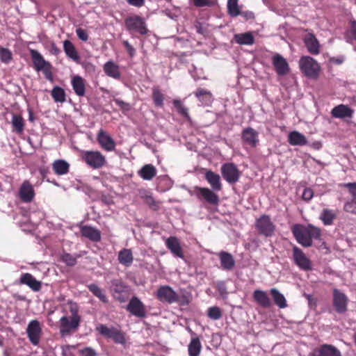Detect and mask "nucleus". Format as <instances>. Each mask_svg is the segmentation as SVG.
<instances>
[{
  "label": "nucleus",
  "instance_id": "nucleus-1",
  "mask_svg": "<svg viewBox=\"0 0 356 356\" xmlns=\"http://www.w3.org/2000/svg\"><path fill=\"white\" fill-rule=\"evenodd\" d=\"M156 297L163 303H177L179 306H188L192 298L190 292L181 289L177 293L168 285L160 286L156 291Z\"/></svg>",
  "mask_w": 356,
  "mask_h": 356
},
{
  "label": "nucleus",
  "instance_id": "nucleus-2",
  "mask_svg": "<svg viewBox=\"0 0 356 356\" xmlns=\"http://www.w3.org/2000/svg\"><path fill=\"white\" fill-rule=\"evenodd\" d=\"M291 229L297 242L303 247H311L313 239L321 240V229L313 225L305 226L302 224H295Z\"/></svg>",
  "mask_w": 356,
  "mask_h": 356
},
{
  "label": "nucleus",
  "instance_id": "nucleus-3",
  "mask_svg": "<svg viewBox=\"0 0 356 356\" xmlns=\"http://www.w3.org/2000/svg\"><path fill=\"white\" fill-rule=\"evenodd\" d=\"M71 316H63L60 319V333L61 335L70 334L72 330H76L81 321V317L78 314V308L76 305H72L70 307Z\"/></svg>",
  "mask_w": 356,
  "mask_h": 356
},
{
  "label": "nucleus",
  "instance_id": "nucleus-4",
  "mask_svg": "<svg viewBox=\"0 0 356 356\" xmlns=\"http://www.w3.org/2000/svg\"><path fill=\"white\" fill-rule=\"evenodd\" d=\"M29 53L32 59L34 69L37 72H42L45 78L47 80L52 81L53 73L51 64L49 61H47L41 55V54L37 50L30 49Z\"/></svg>",
  "mask_w": 356,
  "mask_h": 356
},
{
  "label": "nucleus",
  "instance_id": "nucleus-5",
  "mask_svg": "<svg viewBox=\"0 0 356 356\" xmlns=\"http://www.w3.org/2000/svg\"><path fill=\"white\" fill-rule=\"evenodd\" d=\"M80 156L81 160L92 169H100L106 163V156L97 150H82Z\"/></svg>",
  "mask_w": 356,
  "mask_h": 356
},
{
  "label": "nucleus",
  "instance_id": "nucleus-6",
  "mask_svg": "<svg viewBox=\"0 0 356 356\" xmlns=\"http://www.w3.org/2000/svg\"><path fill=\"white\" fill-rule=\"evenodd\" d=\"M301 71L310 79H316L320 72V65L317 61L310 56H302L299 61Z\"/></svg>",
  "mask_w": 356,
  "mask_h": 356
},
{
  "label": "nucleus",
  "instance_id": "nucleus-7",
  "mask_svg": "<svg viewBox=\"0 0 356 356\" xmlns=\"http://www.w3.org/2000/svg\"><path fill=\"white\" fill-rule=\"evenodd\" d=\"M214 191L212 188L210 189L207 187H194V194L199 200L204 201L209 205L217 207L220 202V197Z\"/></svg>",
  "mask_w": 356,
  "mask_h": 356
},
{
  "label": "nucleus",
  "instance_id": "nucleus-8",
  "mask_svg": "<svg viewBox=\"0 0 356 356\" xmlns=\"http://www.w3.org/2000/svg\"><path fill=\"white\" fill-rule=\"evenodd\" d=\"M111 292L113 298L121 303L129 298V286L121 279L111 281Z\"/></svg>",
  "mask_w": 356,
  "mask_h": 356
},
{
  "label": "nucleus",
  "instance_id": "nucleus-9",
  "mask_svg": "<svg viewBox=\"0 0 356 356\" xmlns=\"http://www.w3.org/2000/svg\"><path fill=\"white\" fill-rule=\"evenodd\" d=\"M255 228L259 234L266 237L274 235L275 225L268 215H262L255 222Z\"/></svg>",
  "mask_w": 356,
  "mask_h": 356
},
{
  "label": "nucleus",
  "instance_id": "nucleus-10",
  "mask_svg": "<svg viewBox=\"0 0 356 356\" xmlns=\"http://www.w3.org/2000/svg\"><path fill=\"white\" fill-rule=\"evenodd\" d=\"M124 25L127 30L129 32L136 31L140 35H145L148 31L145 22L139 15L127 17L124 20Z\"/></svg>",
  "mask_w": 356,
  "mask_h": 356
},
{
  "label": "nucleus",
  "instance_id": "nucleus-11",
  "mask_svg": "<svg viewBox=\"0 0 356 356\" xmlns=\"http://www.w3.org/2000/svg\"><path fill=\"white\" fill-rule=\"evenodd\" d=\"M348 298L347 296L338 289L332 291V305L338 314H345L348 310Z\"/></svg>",
  "mask_w": 356,
  "mask_h": 356
},
{
  "label": "nucleus",
  "instance_id": "nucleus-12",
  "mask_svg": "<svg viewBox=\"0 0 356 356\" xmlns=\"http://www.w3.org/2000/svg\"><path fill=\"white\" fill-rule=\"evenodd\" d=\"M97 330L102 335L112 339L116 343L124 344L125 343L123 332L115 327H108L106 325L101 324Z\"/></svg>",
  "mask_w": 356,
  "mask_h": 356
},
{
  "label": "nucleus",
  "instance_id": "nucleus-13",
  "mask_svg": "<svg viewBox=\"0 0 356 356\" xmlns=\"http://www.w3.org/2000/svg\"><path fill=\"white\" fill-rule=\"evenodd\" d=\"M221 173L224 179L229 184L237 182L240 178V172L233 163H227L222 165Z\"/></svg>",
  "mask_w": 356,
  "mask_h": 356
},
{
  "label": "nucleus",
  "instance_id": "nucleus-14",
  "mask_svg": "<svg viewBox=\"0 0 356 356\" xmlns=\"http://www.w3.org/2000/svg\"><path fill=\"white\" fill-rule=\"evenodd\" d=\"M293 257L295 264L302 270H310L312 268V261L307 258L301 249L297 246L293 248Z\"/></svg>",
  "mask_w": 356,
  "mask_h": 356
},
{
  "label": "nucleus",
  "instance_id": "nucleus-15",
  "mask_svg": "<svg viewBox=\"0 0 356 356\" xmlns=\"http://www.w3.org/2000/svg\"><path fill=\"white\" fill-rule=\"evenodd\" d=\"M127 310L132 315L138 318H145L146 316V309L144 304L140 300L134 296L130 300L127 306Z\"/></svg>",
  "mask_w": 356,
  "mask_h": 356
},
{
  "label": "nucleus",
  "instance_id": "nucleus-16",
  "mask_svg": "<svg viewBox=\"0 0 356 356\" xmlns=\"http://www.w3.org/2000/svg\"><path fill=\"white\" fill-rule=\"evenodd\" d=\"M42 329L40 323L37 320H32L29 322L26 333L29 341L33 345L37 346L39 343Z\"/></svg>",
  "mask_w": 356,
  "mask_h": 356
},
{
  "label": "nucleus",
  "instance_id": "nucleus-17",
  "mask_svg": "<svg viewBox=\"0 0 356 356\" xmlns=\"http://www.w3.org/2000/svg\"><path fill=\"white\" fill-rule=\"evenodd\" d=\"M97 140L100 147L107 152L113 151L115 148L114 140L103 129H100L97 133Z\"/></svg>",
  "mask_w": 356,
  "mask_h": 356
},
{
  "label": "nucleus",
  "instance_id": "nucleus-18",
  "mask_svg": "<svg viewBox=\"0 0 356 356\" xmlns=\"http://www.w3.org/2000/svg\"><path fill=\"white\" fill-rule=\"evenodd\" d=\"M309 356H341V353L332 345L323 344L314 349Z\"/></svg>",
  "mask_w": 356,
  "mask_h": 356
},
{
  "label": "nucleus",
  "instance_id": "nucleus-19",
  "mask_svg": "<svg viewBox=\"0 0 356 356\" xmlns=\"http://www.w3.org/2000/svg\"><path fill=\"white\" fill-rule=\"evenodd\" d=\"M272 63L276 73L279 76H284L289 72V66L286 60L281 55L277 54L273 56Z\"/></svg>",
  "mask_w": 356,
  "mask_h": 356
},
{
  "label": "nucleus",
  "instance_id": "nucleus-20",
  "mask_svg": "<svg viewBox=\"0 0 356 356\" xmlns=\"http://www.w3.org/2000/svg\"><path fill=\"white\" fill-rule=\"evenodd\" d=\"M241 139L245 144L251 147H255L259 142L258 132L252 127H247L243 130Z\"/></svg>",
  "mask_w": 356,
  "mask_h": 356
},
{
  "label": "nucleus",
  "instance_id": "nucleus-21",
  "mask_svg": "<svg viewBox=\"0 0 356 356\" xmlns=\"http://www.w3.org/2000/svg\"><path fill=\"white\" fill-rule=\"evenodd\" d=\"M19 195L21 200L24 202H31L35 196V191L31 184L26 180L19 188Z\"/></svg>",
  "mask_w": 356,
  "mask_h": 356
},
{
  "label": "nucleus",
  "instance_id": "nucleus-22",
  "mask_svg": "<svg viewBox=\"0 0 356 356\" xmlns=\"http://www.w3.org/2000/svg\"><path fill=\"white\" fill-rule=\"evenodd\" d=\"M303 42L307 51L313 54L318 55L320 53V44L315 35L312 33H309L303 38Z\"/></svg>",
  "mask_w": 356,
  "mask_h": 356
},
{
  "label": "nucleus",
  "instance_id": "nucleus-23",
  "mask_svg": "<svg viewBox=\"0 0 356 356\" xmlns=\"http://www.w3.org/2000/svg\"><path fill=\"white\" fill-rule=\"evenodd\" d=\"M167 248L171 253L181 259L184 258V252L179 239L175 236H170L165 241Z\"/></svg>",
  "mask_w": 356,
  "mask_h": 356
},
{
  "label": "nucleus",
  "instance_id": "nucleus-24",
  "mask_svg": "<svg viewBox=\"0 0 356 356\" xmlns=\"http://www.w3.org/2000/svg\"><path fill=\"white\" fill-rule=\"evenodd\" d=\"M19 284L28 286L33 291H39L42 287L41 282L37 280L31 273H23L19 280Z\"/></svg>",
  "mask_w": 356,
  "mask_h": 356
},
{
  "label": "nucleus",
  "instance_id": "nucleus-25",
  "mask_svg": "<svg viewBox=\"0 0 356 356\" xmlns=\"http://www.w3.org/2000/svg\"><path fill=\"white\" fill-rule=\"evenodd\" d=\"M252 297L254 301L263 308H269L272 305L268 293L264 291L255 290L253 292Z\"/></svg>",
  "mask_w": 356,
  "mask_h": 356
},
{
  "label": "nucleus",
  "instance_id": "nucleus-26",
  "mask_svg": "<svg viewBox=\"0 0 356 356\" xmlns=\"http://www.w3.org/2000/svg\"><path fill=\"white\" fill-rule=\"evenodd\" d=\"M81 235L93 242H99L101 240L100 232L91 226L84 225L81 227Z\"/></svg>",
  "mask_w": 356,
  "mask_h": 356
},
{
  "label": "nucleus",
  "instance_id": "nucleus-27",
  "mask_svg": "<svg viewBox=\"0 0 356 356\" xmlns=\"http://www.w3.org/2000/svg\"><path fill=\"white\" fill-rule=\"evenodd\" d=\"M331 114L337 118H352L353 111L347 105L340 104L332 108Z\"/></svg>",
  "mask_w": 356,
  "mask_h": 356
},
{
  "label": "nucleus",
  "instance_id": "nucleus-28",
  "mask_svg": "<svg viewBox=\"0 0 356 356\" xmlns=\"http://www.w3.org/2000/svg\"><path fill=\"white\" fill-rule=\"evenodd\" d=\"M204 177L213 191H219L222 190V184L219 175L211 170H208L206 172Z\"/></svg>",
  "mask_w": 356,
  "mask_h": 356
},
{
  "label": "nucleus",
  "instance_id": "nucleus-29",
  "mask_svg": "<svg viewBox=\"0 0 356 356\" xmlns=\"http://www.w3.org/2000/svg\"><path fill=\"white\" fill-rule=\"evenodd\" d=\"M193 93L203 105L209 106L213 102V95L209 90L198 88Z\"/></svg>",
  "mask_w": 356,
  "mask_h": 356
},
{
  "label": "nucleus",
  "instance_id": "nucleus-30",
  "mask_svg": "<svg viewBox=\"0 0 356 356\" xmlns=\"http://www.w3.org/2000/svg\"><path fill=\"white\" fill-rule=\"evenodd\" d=\"M105 74L115 79H120L121 73L120 72L119 66L114 62L110 60L106 62L103 67Z\"/></svg>",
  "mask_w": 356,
  "mask_h": 356
},
{
  "label": "nucleus",
  "instance_id": "nucleus-31",
  "mask_svg": "<svg viewBox=\"0 0 356 356\" xmlns=\"http://www.w3.org/2000/svg\"><path fill=\"white\" fill-rule=\"evenodd\" d=\"M72 86L75 94L83 97L86 94L85 80L80 76H74L72 79Z\"/></svg>",
  "mask_w": 356,
  "mask_h": 356
},
{
  "label": "nucleus",
  "instance_id": "nucleus-32",
  "mask_svg": "<svg viewBox=\"0 0 356 356\" xmlns=\"http://www.w3.org/2000/svg\"><path fill=\"white\" fill-rule=\"evenodd\" d=\"M195 337L191 338V340L188 346V352L189 356H199L202 350V344L200 338L196 336V334L192 332Z\"/></svg>",
  "mask_w": 356,
  "mask_h": 356
},
{
  "label": "nucleus",
  "instance_id": "nucleus-33",
  "mask_svg": "<svg viewBox=\"0 0 356 356\" xmlns=\"http://www.w3.org/2000/svg\"><path fill=\"white\" fill-rule=\"evenodd\" d=\"M233 40L240 45H252L254 43V38L251 32L235 34Z\"/></svg>",
  "mask_w": 356,
  "mask_h": 356
},
{
  "label": "nucleus",
  "instance_id": "nucleus-34",
  "mask_svg": "<svg viewBox=\"0 0 356 356\" xmlns=\"http://www.w3.org/2000/svg\"><path fill=\"white\" fill-rule=\"evenodd\" d=\"M52 169L56 175H64L69 172L70 164L63 159H57L53 162Z\"/></svg>",
  "mask_w": 356,
  "mask_h": 356
},
{
  "label": "nucleus",
  "instance_id": "nucleus-35",
  "mask_svg": "<svg viewBox=\"0 0 356 356\" xmlns=\"http://www.w3.org/2000/svg\"><path fill=\"white\" fill-rule=\"evenodd\" d=\"M63 50L66 56L75 62H79L80 57L74 44L68 40L63 42Z\"/></svg>",
  "mask_w": 356,
  "mask_h": 356
},
{
  "label": "nucleus",
  "instance_id": "nucleus-36",
  "mask_svg": "<svg viewBox=\"0 0 356 356\" xmlns=\"http://www.w3.org/2000/svg\"><path fill=\"white\" fill-rule=\"evenodd\" d=\"M337 211L330 209H324L320 215V220L324 225H331L337 218Z\"/></svg>",
  "mask_w": 356,
  "mask_h": 356
},
{
  "label": "nucleus",
  "instance_id": "nucleus-37",
  "mask_svg": "<svg viewBox=\"0 0 356 356\" xmlns=\"http://www.w3.org/2000/svg\"><path fill=\"white\" fill-rule=\"evenodd\" d=\"M288 141L291 145H305L307 144L306 137L297 131H293L289 133L288 136Z\"/></svg>",
  "mask_w": 356,
  "mask_h": 356
},
{
  "label": "nucleus",
  "instance_id": "nucleus-38",
  "mask_svg": "<svg viewBox=\"0 0 356 356\" xmlns=\"http://www.w3.org/2000/svg\"><path fill=\"white\" fill-rule=\"evenodd\" d=\"M138 175L144 180H151L156 175V169L152 164H145L138 172Z\"/></svg>",
  "mask_w": 356,
  "mask_h": 356
},
{
  "label": "nucleus",
  "instance_id": "nucleus-39",
  "mask_svg": "<svg viewBox=\"0 0 356 356\" xmlns=\"http://www.w3.org/2000/svg\"><path fill=\"white\" fill-rule=\"evenodd\" d=\"M118 259L121 264L127 267H129L134 261V257L131 250L127 248L121 250L118 253Z\"/></svg>",
  "mask_w": 356,
  "mask_h": 356
},
{
  "label": "nucleus",
  "instance_id": "nucleus-40",
  "mask_svg": "<svg viewBox=\"0 0 356 356\" xmlns=\"http://www.w3.org/2000/svg\"><path fill=\"white\" fill-rule=\"evenodd\" d=\"M220 264L223 269L230 270L235 265V261L230 253L221 252L219 254Z\"/></svg>",
  "mask_w": 356,
  "mask_h": 356
},
{
  "label": "nucleus",
  "instance_id": "nucleus-41",
  "mask_svg": "<svg viewBox=\"0 0 356 356\" xmlns=\"http://www.w3.org/2000/svg\"><path fill=\"white\" fill-rule=\"evenodd\" d=\"M274 303L280 308H285L287 306L286 300L283 294H282L277 289L273 288L270 290Z\"/></svg>",
  "mask_w": 356,
  "mask_h": 356
},
{
  "label": "nucleus",
  "instance_id": "nucleus-42",
  "mask_svg": "<svg viewBox=\"0 0 356 356\" xmlns=\"http://www.w3.org/2000/svg\"><path fill=\"white\" fill-rule=\"evenodd\" d=\"M172 104L174 107L176 108L177 112L184 118L186 119L187 121L191 122V118L188 113V108L183 104L182 102L179 99H174L172 101Z\"/></svg>",
  "mask_w": 356,
  "mask_h": 356
},
{
  "label": "nucleus",
  "instance_id": "nucleus-43",
  "mask_svg": "<svg viewBox=\"0 0 356 356\" xmlns=\"http://www.w3.org/2000/svg\"><path fill=\"white\" fill-rule=\"evenodd\" d=\"M51 95L55 102L63 103L66 101L65 92L59 86H54L51 90Z\"/></svg>",
  "mask_w": 356,
  "mask_h": 356
},
{
  "label": "nucleus",
  "instance_id": "nucleus-44",
  "mask_svg": "<svg viewBox=\"0 0 356 356\" xmlns=\"http://www.w3.org/2000/svg\"><path fill=\"white\" fill-rule=\"evenodd\" d=\"M89 291L96 297H97L102 302H108V298L104 291L97 284H91L88 286Z\"/></svg>",
  "mask_w": 356,
  "mask_h": 356
},
{
  "label": "nucleus",
  "instance_id": "nucleus-45",
  "mask_svg": "<svg viewBox=\"0 0 356 356\" xmlns=\"http://www.w3.org/2000/svg\"><path fill=\"white\" fill-rule=\"evenodd\" d=\"M12 126L13 130L17 134H22L24 128V122L23 118L20 115H13L12 119Z\"/></svg>",
  "mask_w": 356,
  "mask_h": 356
},
{
  "label": "nucleus",
  "instance_id": "nucleus-46",
  "mask_svg": "<svg viewBox=\"0 0 356 356\" xmlns=\"http://www.w3.org/2000/svg\"><path fill=\"white\" fill-rule=\"evenodd\" d=\"M152 99L156 106L161 108L163 106L164 96L158 87L152 88Z\"/></svg>",
  "mask_w": 356,
  "mask_h": 356
},
{
  "label": "nucleus",
  "instance_id": "nucleus-47",
  "mask_svg": "<svg viewBox=\"0 0 356 356\" xmlns=\"http://www.w3.org/2000/svg\"><path fill=\"white\" fill-rule=\"evenodd\" d=\"M350 27L345 34V39L347 42L351 43L353 40H356V20H351Z\"/></svg>",
  "mask_w": 356,
  "mask_h": 356
},
{
  "label": "nucleus",
  "instance_id": "nucleus-48",
  "mask_svg": "<svg viewBox=\"0 0 356 356\" xmlns=\"http://www.w3.org/2000/svg\"><path fill=\"white\" fill-rule=\"evenodd\" d=\"M227 10L232 17H236L241 14L238 5V0H228Z\"/></svg>",
  "mask_w": 356,
  "mask_h": 356
},
{
  "label": "nucleus",
  "instance_id": "nucleus-49",
  "mask_svg": "<svg viewBox=\"0 0 356 356\" xmlns=\"http://www.w3.org/2000/svg\"><path fill=\"white\" fill-rule=\"evenodd\" d=\"M77 257H79V256L75 257L70 253L64 252L60 255V260L67 266H74L77 263Z\"/></svg>",
  "mask_w": 356,
  "mask_h": 356
},
{
  "label": "nucleus",
  "instance_id": "nucleus-50",
  "mask_svg": "<svg viewBox=\"0 0 356 356\" xmlns=\"http://www.w3.org/2000/svg\"><path fill=\"white\" fill-rule=\"evenodd\" d=\"M13 59L12 52L7 48L0 46V60L2 63H9Z\"/></svg>",
  "mask_w": 356,
  "mask_h": 356
},
{
  "label": "nucleus",
  "instance_id": "nucleus-51",
  "mask_svg": "<svg viewBox=\"0 0 356 356\" xmlns=\"http://www.w3.org/2000/svg\"><path fill=\"white\" fill-rule=\"evenodd\" d=\"M207 316L212 320H218L222 317V313L218 307L214 306L208 309Z\"/></svg>",
  "mask_w": 356,
  "mask_h": 356
},
{
  "label": "nucleus",
  "instance_id": "nucleus-52",
  "mask_svg": "<svg viewBox=\"0 0 356 356\" xmlns=\"http://www.w3.org/2000/svg\"><path fill=\"white\" fill-rule=\"evenodd\" d=\"M144 202L154 211H157L159 208V202H156L152 195H145L143 197Z\"/></svg>",
  "mask_w": 356,
  "mask_h": 356
},
{
  "label": "nucleus",
  "instance_id": "nucleus-53",
  "mask_svg": "<svg viewBox=\"0 0 356 356\" xmlns=\"http://www.w3.org/2000/svg\"><path fill=\"white\" fill-rule=\"evenodd\" d=\"M343 210L346 212L356 215V200L346 202L343 205Z\"/></svg>",
  "mask_w": 356,
  "mask_h": 356
},
{
  "label": "nucleus",
  "instance_id": "nucleus-54",
  "mask_svg": "<svg viewBox=\"0 0 356 356\" xmlns=\"http://www.w3.org/2000/svg\"><path fill=\"white\" fill-rule=\"evenodd\" d=\"M193 5L197 8L204 6L211 7L215 6L216 3L215 0H193Z\"/></svg>",
  "mask_w": 356,
  "mask_h": 356
},
{
  "label": "nucleus",
  "instance_id": "nucleus-55",
  "mask_svg": "<svg viewBox=\"0 0 356 356\" xmlns=\"http://www.w3.org/2000/svg\"><path fill=\"white\" fill-rule=\"evenodd\" d=\"M339 186L347 188L353 197L352 200H356V182L341 184Z\"/></svg>",
  "mask_w": 356,
  "mask_h": 356
},
{
  "label": "nucleus",
  "instance_id": "nucleus-56",
  "mask_svg": "<svg viewBox=\"0 0 356 356\" xmlns=\"http://www.w3.org/2000/svg\"><path fill=\"white\" fill-rule=\"evenodd\" d=\"M313 196H314V191L312 188H306L304 189L302 195V198L303 200H305L306 202H309V200H311L312 199Z\"/></svg>",
  "mask_w": 356,
  "mask_h": 356
},
{
  "label": "nucleus",
  "instance_id": "nucleus-57",
  "mask_svg": "<svg viewBox=\"0 0 356 356\" xmlns=\"http://www.w3.org/2000/svg\"><path fill=\"white\" fill-rule=\"evenodd\" d=\"M76 33L79 40L84 42L88 40V34L86 30L78 28L76 29Z\"/></svg>",
  "mask_w": 356,
  "mask_h": 356
},
{
  "label": "nucleus",
  "instance_id": "nucleus-58",
  "mask_svg": "<svg viewBox=\"0 0 356 356\" xmlns=\"http://www.w3.org/2000/svg\"><path fill=\"white\" fill-rule=\"evenodd\" d=\"M79 353L82 356H97L96 351L90 347H86L80 350Z\"/></svg>",
  "mask_w": 356,
  "mask_h": 356
},
{
  "label": "nucleus",
  "instance_id": "nucleus-59",
  "mask_svg": "<svg viewBox=\"0 0 356 356\" xmlns=\"http://www.w3.org/2000/svg\"><path fill=\"white\" fill-rule=\"evenodd\" d=\"M113 102L123 111H129L130 109L129 104L120 99L115 98L113 99Z\"/></svg>",
  "mask_w": 356,
  "mask_h": 356
},
{
  "label": "nucleus",
  "instance_id": "nucleus-60",
  "mask_svg": "<svg viewBox=\"0 0 356 356\" xmlns=\"http://www.w3.org/2000/svg\"><path fill=\"white\" fill-rule=\"evenodd\" d=\"M123 45L131 58L134 57L136 54L135 49L129 44L127 40L123 41Z\"/></svg>",
  "mask_w": 356,
  "mask_h": 356
},
{
  "label": "nucleus",
  "instance_id": "nucleus-61",
  "mask_svg": "<svg viewBox=\"0 0 356 356\" xmlns=\"http://www.w3.org/2000/svg\"><path fill=\"white\" fill-rule=\"evenodd\" d=\"M127 2L132 6L137 8H140L145 5V0H126Z\"/></svg>",
  "mask_w": 356,
  "mask_h": 356
},
{
  "label": "nucleus",
  "instance_id": "nucleus-62",
  "mask_svg": "<svg viewBox=\"0 0 356 356\" xmlns=\"http://www.w3.org/2000/svg\"><path fill=\"white\" fill-rule=\"evenodd\" d=\"M49 52L51 54L57 56L60 53V49L56 45L54 42L50 43Z\"/></svg>",
  "mask_w": 356,
  "mask_h": 356
},
{
  "label": "nucleus",
  "instance_id": "nucleus-63",
  "mask_svg": "<svg viewBox=\"0 0 356 356\" xmlns=\"http://www.w3.org/2000/svg\"><path fill=\"white\" fill-rule=\"evenodd\" d=\"M305 297L307 300L309 306L314 307L316 306L317 300L314 298L312 295L305 294Z\"/></svg>",
  "mask_w": 356,
  "mask_h": 356
},
{
  "label": "nucleus",
  "instance_id": "nucleus-64",
  "mask_svg": "<svg viewBox=\"0 0 356 356\" xmlns=\"http://www.w3.org/2000/svg\"><path fill=\"white\" fill-rule=\"evenodd\" d=\"M330 61L336 65H341L344 61V57L342 56L338 57H332L330 58Z\"/></svg>",
  "mask_w": 356,
  "mask_h": 356
}]
</instances>
